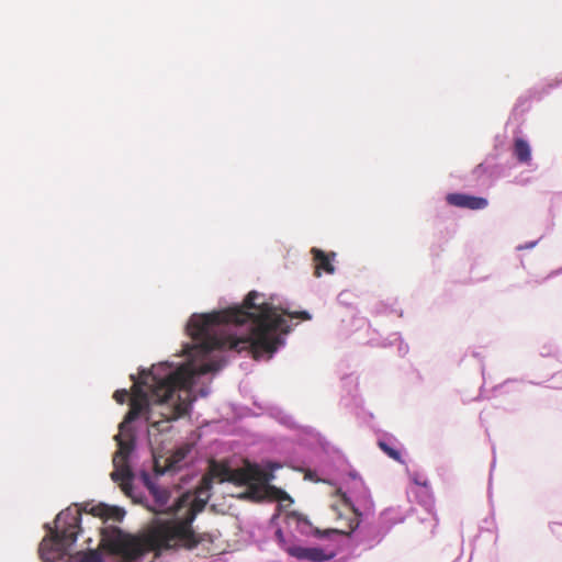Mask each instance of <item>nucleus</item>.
<instances>
[{"instance_id": "10", "label": "nucleus", "mask_w": 562, "mask_h": 562, "mask_svg": "<svg viewBox=\"0 0 562 562\" xmlns=\"http://www.w3.org/2000/svg\"><path fill=\"white\" fill-rule=\"evenodd\" d=\"M246 482L250 485H265L273 479V474L262 469L258 464H249L246 472Z\"/></svg>"}, {"instance_id": "8", "label": "nucleus", "mask_w": 562, "mask_h": 562, "mask_svg": "<svg viewBox=\"0 0 562 562\" xmlns=\"http://www.w3.org/2000/svg\"><path fill=\"white\" fill-rule=\"evenodd\" d=\"M423 487L419 488H411L408 494L414 496L419 504H422L427 510L431 519V526H437V517L434 513L430 512L432 505H434V497L431 490L429 487L428 481H423Z\"/></svg>"}, {"instance_id": "18", "label": "nucleus", "mask_w": 562, "mask_h": 562, "mask_svg": "<svg viewBox=\"0 0 562 562\" xmlns=\"http://www.w3.org/2000/svg\"><path fill=\"white\" fill-rule=\"evenodd\" d=\"M424 480H427L426 477H424L423 475H419L417 473L413 474L412 475V481L414 482L415 484V487L414 488H419V487H423V481Z\"/></svg>"}, {"instance_id": "9", "label": "nucleus", "mask_w": 562, "mask_h": 562, "mask_svg": "<svg viewBox=\"0 0 562 562\" xmlns=\"http://www.w3.org/2000/svg\"><path fill=\"white\" fill-rule=\"evenodd\" d=\"M286 526L290 529V535L297 532L302 536H311L314 533L312 524L303 516L292 513L286 517Z\"/></svg>"}, {"instance_id": "4", "label": "nucleus", "mask_w": 562, "mask_h": 562, "mask_svg": "<svg viewBox=\"0 0 562 562\" xmlns=\"http://www.w3.org/2000/svg\"><path fill=\"white\" fill-rule=\"evenodd\" d=\"M101 544L112 554L120 557L125 562L142 560L144 550L142 544L130 535L115 526L102 528Z\"/></svg>"}, {"instance_id": "3", "label": "nucleus", "mask_w": 562, "mask_h": 562, "mask_svg": "<svg viewBox=\"0 0 562 562\" xmlns=\"http://www.w3.org/2000/svg\"><path fill=\"white\" fill-rule=\"evenodd\" d=\"M351 486L344 493V499L355 514V518L348 520L347 533L357 544L373 548L384 538L386 530L370 521L373 515V502L362 479L356 471L349 472Z\"/></svg>"}, {"instance_id": "17", "label": "nucleus", "mask_w": 562, "mask_h": 562, "mask_svg": "<svg viewBox=\"0 0 562 562\" xmlns=\"http://www.w3.org/2000/svg\"><path fill=\"white\" fill-rule=\"evenodd\" d=\"M392 513H393V510H391V509L385 510V512L383 513V518H384V520H385V521H389V522H391V524H393V525H394V524L402 522V521L404 520V518H403V517L394 518V519H393V518H389V516H390Z\"/></svg>"}, {"instance_id": "13", "label": "nucleus", "mask_w": 562, "mask_h": 562, "mask_svg": "<svg viewBox=\"0 0 562 562\" xmlns=\"http://www.w3.org/2000/svg\"><path fill=\"white\" fill-rule=\"evenodd\" d=\"M514 155L518 162L529 164L531 161V147L524 138H516L514 144Z\"/></svg>"}, {"instance_id": "6", "label": "nucleus", "mask_w": 562, "mask_h": 562, "mask_svg": "<svg viewBox=\"0 0 562 562\" xmlns=\"http://www.w3.org/2000/svg\"><path fill=\"white\" fill-rule=\"evenodd\" d=\"M446 200L448 204L460 209L484 210L488 205L487 199L465 193H449Z\"/></svg>"}, {"instance_id": "2", "label": "nucleus", "mask_w": 562, "mask_h": 562, "mask_svg": "<svg viewBox=\"0 0 562 562\" xmlns=\"http://www.w3.org/2000/svg\"><path fill=\"white\" fill-rule=\"evenodd\" d=\"M46 536L42 539L38 552L43 562H105L98 550H81L70 554L81 528V509L69 506L55 518L54 527L45 524Z\"/></svg>"}, {"instance_id": "19", "label": "nucleus", "mask_w": 562, "mask_h": 562, "mask_svg": "<svg viewBox=\"0 0 562 562\" xmlns=\"http://www.w3.org/2000/svg\"><path fill=\"white\" fill-rule=\"evenodd\" d=\"M538 244V240L529 241L517 246V250L531 249Z\"/></svg>"}, {"instance_id": "1", "label": "nucleus", "mask_w": 562, "mask_h": 562, "mask_svg": "<svg viewBox=\"0 0 562 562\" xmlns=\"http://www.w3.org/2000/svg\"><path fill=\"white\" fill-rule=\"evenodd\" d=\"M284 315L312 318L306 311L292 312L290 303L277 294L267 296L250 291L241 304L190 316L186 333L191 341L184 342L181 350L184 360L164 361L150 370L140 369L137 378L131 374L134 384L130 411L115 436L119 450L113 457L111 479L120 482L122 491L134 503L168 516L159 519L154 530L159 548L186 550L196 555L210 550L213 536L196 533L191 526L210 497V483L205 480V486L198 493L188 491L173 496L143 470L139 475L142 486L137 485L130 465L135 447L130 425L144 423L148 434L168 431L170 423L187 415L198 397H206L211 393L210 383L225 366L229 351H247L257 360H270L285 346V335L291 330ZM113 397L123 404L130 393L125 389L117 390Z\"/></svg>"}, {"instance_id": "15", "label": "nucleus", "mask_w": 562, "mask_h": 562, "mask_svg": "<svg viewBox=\"0 0 562 562\" xmlns=\"http://www.w3.org/2000/svg\"><path fill=\"white\" fill-rule=\"evenodd\" d=\"M189 452L190 449L187 447L177 449L169 460V470H177L181 468V462L184 461Z\"/></svg>"}, {"instance_id": "21", "label": "nucleus", "mask_w": 562, "mask_h": 562, "mask_svg": "<svg viewBox=\"0 0 562 562\" xmlns=\"http://www.w3.org/2000/svg\"><path fill=\"white\" fill-rule=\"evenodd\" d=\"M342 404L348 407L350 405L349 401L348 400H342Z\"/></svg>"}, {"instance_id": "7", "label": "nucleus", "mask_w": 562, "mask_h": 562, "mask_svg": "<svg viewBox=\"0 0 562 562\" xmlns=\"http://www.w3.org/2000/svg\"><path fill=\"white\" fill-rule=\"evenodd\" d=\"M86 513H90L94 517H99L104 521H121L125 516V510L117 506H109L106 504L89 505L83 508Z\"/></svg>"}, {"instance_id": "11", "label": "nucleus", "mask_w": 562, "mask_h": 562, "mask_svg": "<svg viewBox=\"0 0 562 562\" xmlns=\"http://www.w3.org/2000/svg\"><path fill=\"white\" fill-rule=\"evenodd\" d=\"M379 447L383 450L390 458L395 461H402L401 452L396 449L397 440L391 435H383L379 441Z\"/></svg>"}, {"instance_id": "22", "label": "nucleus", "mask_w": 562, "mask_h": 562, "mask_svg": "<svg viewBox=\"0 0 562 562\" xmlns=\"http://www.w3.org/2000/svg\"><path fill=\"white\" fill-rule=\"evenodd\" d=\"M344 380H345V381H350L351 383L353 382V380H352V379H350V378H345Z\"/></svg>"}, {"instance_id": "5", "label": "nucleus", "mask_w": 562, "mask_h": 562, "mask_svg": "<svg viewBox=\"0 0 562 562\" xmlns=\"http://www.w3.org/2000/svg\"><path fill=\"white\" fill-rule=\"evenodd\" d=\"M276 538L280 548L299 561L326 562L335 557L334 552H327L319 547H302L295 535L285 536L280 528L276 531Z\"/></svg>"}, {"instance_id": "16", "label": "nucleus", "mask_w": 562, "mask_h": 562, "mask_svg": "<svg viewBox=\"0 0 562 562\" xmlns=\"http://www.w3.org/2000/svg\"><path fill=\"white\" fill-rule=\"evenodd\" d=\"M393 337H394V341H397V340L400 341V345H398V352H400L402 356L406 355V353H407V351H408V346L402 341V339H401V337H400V335H398V334H394V335H393Z\"/></svg>"}, {"instance_id": "20", "label": "nucleus", "mask_w": 562, "mask_h": 562, "mask_svg": "<svg viewBox=\"0 0 562 562\" xmlns=\"http://www.w3.org/2000/svg\"><path fill=\"white\" fill-rule=\"evenodd\" d=\"M351 400H352L356 404H358V403L360 402V400H359V398H357V396H356V395H352Z\"/></svg>"}, {"instance_id": "14", "label": "nucleus", "mask_w": 562, "mask_h": 562, "mask_svg": "<svg viewBox=\"0 0 562 562\" xmlns=\"http://www.w3.org/2000/svg\"><path fill=\"white\" fill-rule=\"evenodd\" d=\"M270 416L273 417L274 419H277L280 424H282L289 428L295 427V423H294L293 418L279 407H271Z\"/></svg>"}, {"instance_id": "12", "label": "nucleus", "mask_w": 562, "mask_h": 562, "mask_svg": "<svg viewBox=\"0 0 562 562\" xmlns=\"http://www.w3.org/2000/svg\"><path fill=\"white\" fill-rule=\"evenodd\" d=\"M314 260L316 261V274L321 276L319 270H324L327 273H334L335 267L331 263V259L328 255L317 248H312Z\"/></svg>"}]
</instances>
